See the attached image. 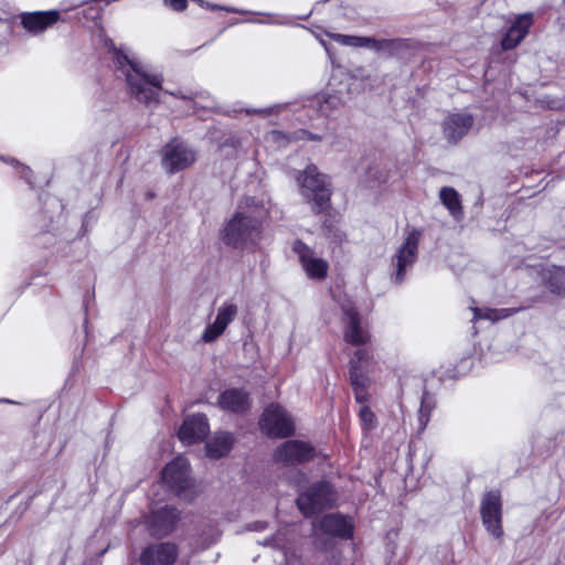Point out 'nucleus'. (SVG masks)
Segmentation results:
<instances>
[{
    "label": "nucleus",
    "mask_w": 565,
    "mask_h": 565,
    "mask_svg": "<svg viewBox=\"0 0 565 565\" xmlns=\"http://www.w3.org/2000/svg\"><path fill=\"white\" fill-rule=\"evenodd\" d=\"M106 44L114 52L115 62L126 76L129 94L147 106L158 104L163 77L160 74L146 73L141 62L117 50L110 40Z\"/></svg>",
    "instance_id": "obj_1"
},
{
    "label": "nucleus",
    "mask_w": 565,
    "mask_h": 565,
    "mask_svg": "<svg viewBox=\"0 0 565 565\" xmlns=\"http://www.w3.org/2000/svg\"><path fill=\"white\" fill-rule=\"evenodd\" d=\"M263 205L248 203L239 205L223 231L224 241L233 247L254 244L260 236L262 221L266 217Z\"/></svg>",
    "instance_id": "obj_2"
},
{
    "label": "nucleus",
    "mask_w": 565,
    "mask_h": 565,
    "mask_svg": "<svg viewBox=\"0 0 565 565\" xmlns=\"http://www.w3.org/2000/svg\"><path fill=\"white\" fill-rule=\"evenodd\" d=\"M301 195L311 205V210L319 214L326 212L330 205V182L327 175L320 173L315 166H308L297 175Z\"/></svg>",
    "instance_id": "obj_3"
},
{
    "label": "nucleus",
    "mask_w": 565,
    "mask_h": 565,
    "mask_svg": "<svg viewBox=\"0 0 565 565\" xmlns=\"http://www.w3.org/2000/svg\"><path fill=\"white\" fill-rule=\"evenodd\" d=\"M162 481L177 495L188 500L193 495L191 490L193 481L190 478V465L183 457H177L173 461L168 463L162 471Z\"/></svg>",
    "instance_id": "obj_4"
},
{
    "label": "nucleus",
    "mask_w": 565,
    "mask_h": 565,
    "mask_svg": "<svg viewBox=\"0 0 565 565\" xmlns=\"http://www.w3.org/2000/svg\"><path fill=\"white\" fill-rule=\"evenodd\" d=\"M335 501V493L328 482H319L312 486L308 491L301 493L297 499L299 510L306 515L311 516L321 510L331 507Z\"/></svg>",
    "instance_id": "obj_5"
},
{
    "label": "nucleus",
    "mask_w": 565,
    "mask_h": 565,
    "mask_svg": "<svg viewBox=\"0 0 565 565\" xmlns=\"http://www.w3.org/2000/svg\"><path fill=\"white\" fill-rule=\"evenodd\" d=\"M260 427L270 437H288L295 431L291 416L278 404H270L263 413Z\"/></svg>",
    "instance_id": "obj_6"
},
{
    "label": "nucleus",
    "mask_w": 565,
    "mask_h": 565,
    "mask_svg": "<svg viewBox=\"0 0 565 565\" xmlns=\"http://www.w3.org/2000/svg\"><path fill=\"white\" fill-rule=\"evenodd\" d=\"M342 323H343V339L347 343L352 345H365L371 334L366 327L362 324L360 313L350 300L341 305Z\"/></svg>",
    "instance_id": "obj_7"
},
{
    "label": "nucleus",
    "mask_w": 565,
    "mask_h": 565,
    "mask_svg": "<svg viewBox=\"0 0 565 565\" xmlns=\"http://www.w3.org/2000/svg\"><path fill=\"white\" fill-rule=\"evenodd\" d=\"M195 161V152L180 140H172L162 149V166L169 173L179 172Z\"/></svg>",
    "instance_id": "obj_8"
},
{
    "label": "nucleus",
    "mask_w": 565,
    "mask_h": 565,
    "mask_svg": "<svg viewBox=\"0 0 565 565\" xmlns=\"http://www.w3.org/2000/svg\"><path fill=\"white\" fill-rule=\"evenodd\" d=\"M372 362V353L366 348L358 349L350 360V376L354 387L355 399L359 403H364L366 399L364 393V386L366 379L364 372H366Z\"/></svg>",
    "instance_id": "obj_9"
},
{
    "label": "nucleus",
    "mask_w": 565,
    "mask_h": 565,
    "mask_svg": "<svg viewBox=\"0 0 565 565\" xmlns=\"http://www.w3.org/2000/svg\"><path fill=\"white\" fill-rule=\"evenodd\" d=\"M292 250L298 255L302 269L309 278L322 280L327 277L328 263L323 258L318 257L308 245L301 241H295Z\"/></svg>",
    "instance_id": "obj_10"
},
{
    "label": "nucleus",
    "mask_w": 565,
    "mask_h": 565,
    "mask_svg": "<svg viewBox=\"0 0 565 565\" xmlns=\"http://www.w3.org/2000/svg\"><path fill=\"white\" fill-rule=\"evenodd\" d=\"M315 449L301 440H288L281 444L274 452L276 462L289 466L302 463L312 459Z\"/></svg>",
    "instance_id": "obj_11"
},
{
    "label": "nucleus",
    "mask_w": 565,
    "mask_h": 565,
    "mask_svg": "<svg viewBox=\"0 0 565 565\" xmlns=\"http://www.w3.org/2000/svg\"><path fill=\"white\" fill-rule=\"evenodd\" d=\"M501 516L500 495L494 492L487 493L481 502V519L487 531L495 539L503 535Z\"/></svg>",
    "instance_id": "obj_12"
},
{
    "label": "nucleus",
    "mask_w": 565,
    "mask_h": 565,
    "mask_svg": "<svg viewBox=\"0 0 565 565\" xmlns=\"http://www.w3.org/2000/svg\"><path fill=\"white\" fill-rule=\"evenodd\" d=\"M420 232L413 230L406 237L403 245L398 248L395 256V280L402 282L404 279V271L407 267H411L415 260L418 249V243L420 238Z\"/></svg>",
    "instance_id": "obj_13"
},
{
    "label": "nucleus",
    "mask_w": 565,
    "mask_h": 565,
    "mask_svg": "<svg viewBox=\"0 0 565 565\" xmlns=\"http://www.w3.org/2000/svg\"><path fill=\"white\" fill-rule=\"evenodd\" d=\"M238 308L235 303L225 302L217 309V315L213 323L209 324L202 334L204 342H212L217 339L227 328V326L237 316Z\"/></svg>",
    "instance_id": "obj_14"
},
{
    "label": "nucleus",
    "mask_w": 565,
    "mask_h": 565,
    "mask_svg": "<svg viewBox=\"0 0 565 565\" xmlns=\"http://www.w3.org/2000/svg\"><path fill=\"white\" fill-rule=\"evenodd\" d=\"M533 21V13H523L516 15L505 35L501 40L502 50L509 51L518 46L527 35Z\"/></svg>",
    "instance_id": "obj_15"
},
{
    "label": "nucleus",
    "mask_w": 565,
    "mask_h": 565,
    "mask_svg": "<svg viewBox=\"0 0 565 565\" xmlns=\"http://www.w3.org/2000/svg\"><path fill=\"white\" fill-rule=\"evenodd\" d=\"M209 431V424L204 415H193L188 417L180 430L179 439L185 445H192L203 439Z\"/></svg>",
    "instance_id": "obj_16"
},
{
    "label": "nucleus",
    "mask_w": 565,
    "mask_h": 565,
    "mask_svg": "<svg viewBox=\"0 0 565 565\" xmlns=\"http://www.w3.org/2000/svg\"><path fill=\"white\" fill-rule=\"evenodd\" d=\"M473 117L466 113L449 115L444 121V135L449 142H457L472 127Z\"/></svg>",
    "instance_id": "obj_17"
},
{
    "label": "nucleus",
    "mask_w": 565,
    "mask_h": 565,
    "mask_svg": "<svg viewBox=\"0 0 565 565\" xmlns=\"http://www.w3.org/2000/svg\"><path fill=\"white\" fill-rule=\"evenodd\" d=\"M60 19L58 11H38L21 14V24L32 34L42 33Z\"/></svg>",
    "instance_id": "obj_18"
},
{
    "label": "nucleus",
    "mask_w": 565,
    "mask_h": 565,
    "mask_svg": "<svg viewBox=\"0 0 565 565\" xmlns=\"http://www.w3.org/2000/svg\"><path fill=\"white\" fill-rule=\"evenodd\" d=\"M177 557L173 544L161 543L146 548L140 557L142 565H171Z\"/></svg>",
    "instance_id": "obj_19"
},
{
    "label": "nucleus",
    "mask_w": 565,
    "mask_h": 565,
    "mask_svg": "<svg viewBox=\"0 0 565 565\" xmlns=\"http://www.w3.org/2000/svg\"><path fill=\"white\" fill-rule=\"evenodd\" d=\"M179 520V512L174 508L164 507L152 511L150 516V531L153 535H166L171 532Z\"/></svg>",
    "instance_id": "obj_20"
},
{
    "label": "nucleus",
    "mask_w": 565,
    "mask_h": 565,
    "mask_svg": "<svg viewBox=\"0 0 565 565\" xmlns=\"http://www.w3.org/2000/svg\"><path fill=\"white\" fill-rule=\"evenodd\" d=\"M319 529L328 534L342 537L352 535V525L350 522L339 514H327L319 522Z\"/></svg>",
    "instance_id": "obj_21"
},
{
    "label": "nucleus",
    "mask_w": 565,
    "mask_h": 565,
    "mask_svg": "<svg viewBox=\"0 0 565 565\" xmlns=\"http://www.w3.org/2000/svg\"><path fill=\"white\" fill-rule=\"evenodd\" d=\"M217 404L224 411L239 413L248 408V397L241 390H227L220 395Z\"/></svg>",
    "instance_id": "obj_22"
},
{
    "label": "nucleus",
    "mask_w": 565,
    "mask_h": 565,
    "mask_svg": "<svg viewBox=\"0 0 565 565\" xmlns=\"http://www.w3.org/2000/svg\"><path fill=\"white\" fill-rule=\"evenodd\" d=\"M233 446V437L228 433L215 434L205 445L206 456L210 458H221L226 456Z\"/></svg>",
    "instance_id": "obj_23"
},
{
    "label": "nucleus",
    "mask_w": 565,
    "mask_h": 565,
    "mask_svg": "<svg viewBox=\"0 0 565 565\" xmlns=\"http://www.w3.org/2000/svg\"><path fill=\"white\" fill-rule=\"evenodd\" d=\"M365 47L393 55L402 47V42L395 39H374L366 36Z\"/></svg>",
    "instance_id": "obj_24"
},
{
    "label": "nucleus",
    "mask_w": 565,
    "mask_h": 565,
    "mask_svg": "<svg viewBox=\"0 0 565 565\" xmlns=\"http://www.w3.org/2000/svg\"><path fill=\"white\" fill-rule=\"evenodd\" d=\"M443 204L455 216H459L462 213L459 194L454 188L445 186L439 192Z\"/></svg>",
    "instance_id": "obj_25"
},
{
    "label": "nucleus",
    "mask_w": 565,
    "mask_h": 565,
    "mask_svg": "<svg viewBox=\"0 0 565 565\" xmlns=\"http://www.w3.org/2000/svg\"><path fill=\"white\" fill-rule=\"evenodd\" d=\"M472 311H473V320L488 319L491 321H498V320L504 319V318L509 317L510 315H512L511 309H484V310H481L478 308H472Z\"/></svg>",
    "instance_id": "obj_26"
},
{
    "label": "nucleus",
    "mask_w": 565,
    "mask_h": 565,
    "mask_svg": "<svg viewBox=\"0 0 565 565\" xmlns=\"http://www.w3.org/2000/svg\"><path fill=\"white\" fill-rule=\"evenodd\" d=\"M312 103L318 106L322 115H328L331 110L341 105V98L335 95H322L316 97Z\"/></svg>",
    "instance_id": "obj_27"
},
{
    "label": "nucleus",
    "mask_w": 565,
    "mask_h": 565,
    "mask_svg": "<svg viewBox=\"0 0 565 565\" xmlns=\"http://www.w3.org/2000/svg\"><path fill=\"white\" fill-rule=\"evenodd\" d=\"M550 287L553 292L565 294V268L557 267L550 278Z\"/></svg>",
    "instance_id": "obj_28"
},
{
    "label": "nucleus",
    "mask_w": 565,
    "mask_h": 565,
    "mask_svg": "<svg viewBox=\"0 0 565 565\" xmlns=\"http://www.w3.org/2000/svg\"><path fill=\"white\" fill-rule=\"evenodd\" d=\"M333 39L343 45L355 46V47H365L366 36H352V35L335 34V35H333Z\"/></svg>",
    "instance_id": "obj_29"
},
{
    "label": "nucleus",
    "mask_w": 565,
    "mask_h": 565,
    "mask_svg": "<svg viewBox=\"0 0 565 565\" xmlns=\"http://www.w3.org/2000/svg\"><path fill=\"white\" fill-rule=\"evenodd\" d=\"M360 419L366 429L375 427L376 419L374 413L367 406H361L359 411Z\"/></svg>",
    "instance_id": "obj_30"
},
{
    "label": "nucleus",
    "mask_w": 565,
    "mask_h": 565,
    "mask_svg": "<svg viewBox=\"0 0 565 565\" xmlns=\"http://www.w3.org/2000/svg\"><path fill=\"white\" fill-rule=\"evenodd\" d=\"M163 2L174 11H182L186 8V0H163Z\"/></svg>",
    "instance_id": "obj_31"
},
{
    "label": "nucleus",
    "mask_w": 565,
    "mask_h": 565,
    "mask_svg": "<svg viewBox=\"0 0 565 565\" xmlns=\"http://www.w3.org/2000/svg\"><path fill=\"white\" fill-rule=\"evenodd\" d=\"M429 420V409H427L424 406V403L422 404L420 411H419V422H420V429H425Z\"/></svg>",
    "instance_id": "obj_32"
},
{
    "label": "nucleus",
    "mask_w": 565,
    "mask_h": 565,
    "mask_svg": "<svg viewBox=\"0 0 565 565\" xmlns=\"http://www.w3.org/2000/svg\"><path fill=\"white\" fill-rule=\"evenodd\" d=\"M547 107L551 109H562L563 107H565V104L563 100L553 99L551 102H547Z\"/></svg>",
    "instance_id": "obj_33"
},
{
    "label": "nucleus",
    "mask_w": 565,
    "mask_h": 565,
    "mask_svg": "<svg viewBox=\"0 0 565 565\" xmlns=\"http://www.w3.org/2000/svg\"><path fill=\"white\" fill-rule=\"evenodd\" d=\"M270 545L275 546V547H281V543H280V539L279 536H274L271 540H270Z\"/></svg>",
    "instance_id": "obj_34"
},
{
    "label": "nucleus",
    "mask_w": 565,
    "mask_h": 565,
    "mask_svg": "<svg viewBox=\"0 0 565 565\" xmlns=\"http://www.w3.org/2000/svg\"><path fill=\"white\" fill-rule=\"evenodd\" d=\"M302 135H306L308 139H311V140H320V137L318 136H313L307 131H302Z\"/></svg>",
    "instance_id": "obj_35"
},
{
    "label": "nucleus",
    "mask_w": 565,
    "mask_h": 565,
    "mask_svg": "<svg viewBox=\"0 0 565 565\" xmlns=\"http://www.w3.org/2000/svg\"><path fill=\"white\" fill-rule=\"evenodd\" d=\"M28 172H29V169H28V168H25V167H22V171H21V173H22V177H23V178H26V173H28Z\"/></svg>",
    "instance_id": "obj_36"
},
{
    "label": "nucleus",
    "mask_w": 565,
    "mask_h": 565,
    "mask_svg": "<svg viewBox=\"0 0 565 565\" xmlns=\"http://www.w3.org/2000/svg\"><path fill=\"white\" fill-rule=\"evenodd\" d=\"M296 475L300 477L302 481L306 479L305 475H302L300 471H296Z\"/></svg>",
    "instance_id": "obj_37"
},
{
    "label": "nucleus",
    "mask_w": 565,
    "mask_h": 565,
    "mask_svg": "<svg viewBox=\"0 0 565 565\" xmlns=\"http://www.w3.org/2000/svg\"><path fill=\"white\" fill-rule=\"evenodd\" d=\"M280 136H281V134L279 131H274L273 132V137L274 138H277V137H280Z\"/></svg>",
    "instance_id": "obj_38"
}]
</instances>
